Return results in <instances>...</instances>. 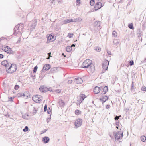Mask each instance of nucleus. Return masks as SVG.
Returning a JSON list of instances; mask_svg holds the SVG:
<instances>
[{
    "label": "nucleus",
    "instance_id": "nucleus-1",
    "mask_svg": "<svg viewBox=\"0 0 146 146\" xmlns=\"http://www.w3.org/2000/svg\"><path fill=\"white\" fill-rule=\"evenodd\" d=\"M23 25L20 23L16 26L14 29V33L13 35L18 36L21 34L23 28Z\"/></svg>",
    "mask_w": 146,
    "mask_h": 146
},
{
    "label": "nucleus",
    "instance_id": "nucleus-2",
    "mask_svg": "<svg viewBox=\"0 0 146 146\" xmlns=\"http://www.w3.org/2000/svg\"><path fill=\"white\" fill-rule=\"evenodd\" d=\"M17 69V66L16 64H12L8 69H6V72L9 73H12L15 72Z\"/></svg>",
    "mask_w": 146,
    "mask_h": 146
},
{
    "label": "nucleus",
    "instance_id": "nucleus-3",
    "mask_svg": "<svg viewBox=\"0 0 146 146\" xmlns=\"http://www.w3.org/2000/svg\"><path fill=\"white\" fill-rule=\"evenodd\" d=\"M123 131H118L117 133L113 132V135L115 136V138L116 139L119 140L122 139L123 137Z\"/></svg>",
    "mask_w": 146,
    "mask_h": 146
},
{
    "label": "nucleus",
    "instance_id": "nucleus-4",
    "mask_svg": "<svg viewBox=\"0 0 146 146\" xmlns=\"http://www.w3.org/2000/svg\"><path fill=\"white\" fill-rule=\"evenodd\" d=\"M46 36L47 38L46 43L47 44L54 41L56 39V37L53 34H48Z\"/></svg>",
    "mask_w": 146,
    "mask_h": 146
},
{
    "label": "nucleus",
    "instance_id": "nucleus-5",
    "mask_svg": "<svg viewBox=\"0 0 146 146\" xmlns=\"http://www.w3.org/2000/svg\"><path fill=\"white\" fill-rule=\"evenodd\" d=\"M42 97L41 96L38 95L34 96L32 97L33 100L36 103L40 102L42 101Z\"/></svg>",
    "mask_w": 146,
    "mask_h": 146
},
{
    "label": "nucleus",
    "instance_id": "nucleus-6",
    "mask_svg": "<svg viewBox=\"0 0 146 146\" xmlns=\"http://www.w3.org/2000/svg\"><path fill=\"white\" fill-rule=\"evenodd\" d=\"M92 61L91 60L87 59L83 62V68H87L92 64Z\"/></svg>",
    "mask_w": 146,
    "mask_h": 146
},
{
    "label": "nucleus",
    "instance_id": "nucleus-7",
    "mask_svg": "<svg viewBox=\"0 0 146 146\" xmlns=\"http://www.w3.org/2000/svg\"><path fill=\"white\" fill-rule=\"evenodd\" d=\"M109 63V61L107 60H105L103 62L102 64V66L103 70H104V71L102 70V72L103 73L105 71L107 70L108 69V66Z\"/></svg>",
    "mask_w": 146,
    "mask_h": 146
},
{
    "label": "nucleus",
    "instance_id": "nucleus-8",
    "mask_svg": "<svg viewBox=\"0 0 146 146\" xmlns=\"http://www.w3.org/2000/svg\"><path fill=\"white\" fill-rule=\"evenodd\" d=\"M2 50L7 52V54H13V51L8 46H7L3 48Z\"/></svg>",
    "mask_w": 146,
    "mask_h": 146
},
{
    "label": "nucleus",
    "instance_id": "nucleus-9",
    "mask_svg": "<svg viewBox=\"0 0 146 146\" xmlns=\"http://www.w3.org/2000/svg\"><path fill=\"white\" fill-rule=\"evenodd\" d=\"M82 123V119L79 118H78L74 123V125H75L76 128H77L81 126Z\"/></svg>",
    "mask_w": 146,
    "mask_h": 146
},
{
    "label": "nucleus",
    "instance_id": "nucleus-10",
    "mask_svg": "<svg viewBox=\"0 0 146 146\" xmlns=\"http://www.w3.org/2000/svg\"><path fill=\"white\" fill-rule=\"evenodd\" d=\"M87 71L89 73H92L95 70V66L92 64H91L88 68H87Z\"/></svg>",
    "mask_w": 146,
    "mask_h": 146
},
{
    "label": "nucleus",
    "instance_id": "nucleus-11",
    "mask_svg": "<svg viewBox=\"0 0 146 146\" xmlns=\"http://www.w3.org/2000/svg\"><path fill=\"white\" fill-rule=\"evenodd\" d=\"M102 7V3L100 2L96 3L94 7V9H93V11H96L100 9Z\"/></svg>",
    "mask_w": 146,
    "mask_h": 146
},
{
    "label": "nucleus",
    "instance_id": "nucleus-12",
    "mask_svg": "<svg viewBox=\"0 0 146 146\" xmlns=\"http://www.w3.org/2000/svg\"><path fill=\"white\" fill-rule=\"evenodd\" d=\"M37 24V21L36 20H35L33 21L32 23L29 26V29L31 31H32L35 29Z\"/></svg>",
    "mask_w": 146,
    "mask_h": 146
},
{
    "label": "nucleus",
    "instance_id": "nucleus-13",
    "mask_svg": "<svg viewBox=\"0 0 146 146\" xmlns=\"http://www.w3.org/2000/svg\"><path fill=\"white\" fill-rule=\"evenodd\" d=\"M51 66L49 64H46L43 66V69L41 70L42 72H45L50 68Z\"/></svg>",
    "mask_w": 146,
    "mask_h": 146
},
{
    "label": "nucleus",
    "instance_id": "nucleus-14",
    "mask_svg": "<svg viewBox=\"0 0 146 146\" xmlns=\"http://www.w3.org/2000/svg\"><path fill=\"white\" fill-rule=\"evenodd\" d=\"M39 90L42 93H45L48 91V88L44 85L40 86Z\"/></svg>",
    "mask_w": 146,
    "mask_h": 146
},
{
    "label": "nucleus",
    "instance_id": "nucleus-15",
    "mask_svg": "<svg viewBox=\"0 0 146 146\" xmlns=\"http://www.w3.org/2000/svg\"><path fill=\"white\" fill-rule=\"evenodd\" d=\"M100 101L102 102V104H103L108 99V97L106 96H104L100 98H99Z\"/></svg>",
    "mask_w": 146,
    "mask_h": 146
},
{
    "label": "nucleus",
    "instance_id": "nucleus-16",
    "mask_svg": "<svg viewBox=\"0 0 146 146\" xmlns=\"http://www.w3.org/2000/svg\"><path fill=\"white\" fill-rule=\"evenodd\" d=\"M74 80L77 84H79L82 83V79L81 78H75Z\"/></svg>",
    "mask_w": 146,
    "mask_h": 146
},
{
    "label": "nucleus",
    "instance_id": "nucleus-17",
    "mask_svg": "<svg viewBox=\"0 0 146 146\" xmlns=\"http://www.w3.org/2000/svg\"><path fill=\"white\" fill-rule=\"evenodd\" d=\"M23 97H24L25 99H27L31 97V96L29 94V93H27L26 92L24 93H22Z\"/></svg>",
    "mask_w": 146,
    "mask_h": 146
},
{
    "label": "nucleus",
    "instance_id": "nucleus-18",
    "mask_svg": "<svg viewBox=\"0 0 146 146\" xmlns=\"http://www.w3.org/2000/svg\"><path fill=\"white\" fill-rule=\"evenodd\" d=\"M100 91V88L98 86H96L94 89L93 91L94 94H97L99 93Z\"/></svg>",
    "mask_w": 146,
    "mask_h": 146
},
{
    "label": "nucleus",
    "instance_id": "nucleus-19",
    "mask_svg": "<svg viewBox=\"0 0 146 146\" xmlns=\"http://www.w3.org/2000/svg\"><path fill=\"white\" fill-rule=\"evenodd\" d=\"M50 141V138L48 137L45 136L42 138V141L44 143H48Z\"/></svg>",
    "mask_w": 146,
    "mask_h": 146
},
{
    "label": "nucleus",
    "instance_id": "nucleus-20",
    "mask_svg": "<svg viewBox=\"0 0 146 146\" xmlns=\"http://www.w3.org/2000/svg\"><path fill=\"white\" fill-rule=\"evenodd\" d=\"M100 25V22L99 21H97L95 22L94 24V27H99Z\"/></svg>",
    "mask_w": 146,
    "mask_h": 146
},
{
    "label": "nucleus",
    "instance_id": "nucleus-21",
    "mask_svg": "<svg viewBox=\"0 0 146 146\" xmlns=\"http://www.w3.org/2000/svg\"><path fill=\"white\" fill-rule=\"evenodd\" d=\"M73 22V19H70L67 20H64L63 21L64 24H67V23Z\"/></svg>",
    "mask_w": 146,
    "mask_h": 146
},
{
    "label": "nucleus",
    "instance_id": "nucleus-22",
    "mask_svg": "<svg viewBox=\"0 0 146 146\" xmlns=\"http://www.w3.org/2000/svg\"><path fill=\"white\" fill-rule=\"evenodd\" d=\"M108 87L107 86H105L103 88V90L102 92L104 94H105L108 91Z\"/></svg>",
    "mask_w": 146,
    "mask_h": 146
},
{
    "label": "nucleus",
    "instance_id": "nucleus-23",
    "mask_svg": "<svg viewBox=\"0 0 146 146\" xmlns=\"http://www.w3.org/2000/svg\"><path fill=\"white\" fill-rule=\"evenodd\" d=\"M59 104L61 106H64L65 105V103L62 100H61L60 101L58 102Z\"/></svg>",
    "mask_w": 146,
    "mask_h": 146
},
{
    "label": "nucleus",
    "instance_id": "nucleus-24",
    "mask_svg": "<svg viewBox=\"0 0 146 146\" xmlns=\"http://www.w3.org/2000/svg\"><path fill=\"white\" fill-rule=\"evenodd\" d=\"M66 51L68 52H70L72 50V48L70 46H67L66 47Z\"/></svg>",
    "mask_w": 146,
    "mask_h": 146
},
{
    "label": "nucleus",
    "instance_id": "nucleus-25",
    "mask_svg": "<svg viewBox=\"0 0 146 146\" xmlns=\"http://www.w3.org/2000/svg\"><path fill=\"white\" fill-rule=\"evenodd\" d=\"M113 42L114 45L115 46H117L118 45L119 42L117 40L115 39L113 41Z\"/></svg>",
    "mask_w": 146,
    "mask_h": 146
},
{
    "label": "nucleus",
    "instance_id": "nucleus-26",
    "mask_svg": "<svg viewBox=\"0 0 146 146\" xmlns=\"http://www.w3.org/2000/svg\"><path fill=\"white\" fill-rule=\"evenodd\" d=\"M8 61L7 60H4L2 61L1 63V64L3 66H5V67L6 66H7V63Z\"/></svg>",
    "mask_w": 146,
    "mask_h": 146
},
{
    "label": "nucleus",
    "instance_id": "nucleus-27",
    "mask_svg": "<svg viewBox=\"0 0 146 146\" xmlns=\"http://www.w3.org/2000/svg\"><path fill=\"white\" fill-rule=\"evenodd\" d=\"M141 140L142 142H145L146 140V137L144 135H143L141 137Z\"/></svg>",
    "mask_w": 146,
    "mask_h": 146
},
{
    "label": "nucleus",
    "instance_id": "nucleus-28",
    "mask_svg": "<svg viewBox=\"0 0 146 146\" xmlns=\"http://www.w3.org/2000/svg\"><path fill=\"white\" fill-rule=\"evenodd\" d=\"M94 50L98 52H100L101 50V48L98 46L95 47L94 48Z\"/></svg>",
    "mask_w": 146,
    "mask_h": 146
},
{
    "label": "nucleus",
    "instance_id": "nucleus-29",
    "mask_svg": "<svg viewBox=\"0 0 146 146\" xmlns=\"http://www.w3.org/2000/svg\"><path fill=\"white\" fill-rule=\"evenodd\" d=\"M81 111L78 110H76L75 111V113L77 115H78L81 114Z\"/></svg>",
    "mask_w": 146,
    "mask_h": 146
},
{
    "label": "nucleus",
    "instance_id": "nucleus-30",
    "mask_svg": "<svg viewBox=\"0 0 146 146\" xmlns=\"http://www.w3.org/2000/svg\"><path fill=\"white\" fill-rule=\"evenodd\" d=\"M128 27L131 29H133L134 27L133 26V23H131L128 25Z\"/></svg>",
    "mask_w": 146,
    "mask_h": 146
},
{
    "label": "nucleus",
    "instance_id": "nucleus-31",
    "mask_svg": "<svg viewBox=\"0 0 146 146\" xmlns=\"http://www.w3.org/2000/svg\"><path fill=\"white\" fill-rule=\"evenodd\" d=\"M134 83L133 82H132V83L131 85V91H132L133 92V90H134Z\"/></svg>",
    "mask_w": 146,
    "mask_h": 146
},
{
    "label": "nucleus",
    "instance_id": "nucleus-32",
    "mask_svg": "<svg viewBox=\"0 0 146 146\" xmlns=\"http://www.w3.org/2000/svg\"><path fill=\"white\" fill-rule=\"evenodd\" d=\"M112 35L113 37H116L117 36V33L115 31H113L112 33Z\"/></svg>",
    "mask_w": 146,
    "mask_h": 146
},
{
    "label": "nucleus",
    "instance_id": "nucleus-33",
    "mask_svg": "<svg viewBox=\"0 0 146 146\" xmlns=\"http://www.w3.org/2000/svg\"><path fill=\"white\" fill-rule=\"evenodd\" d=\"M37 68H38V67L37 66H35L33 68V73H36L37 71Z\"/></svg>",
    "mask_w": 146,
    "mask_h": 146
},
{
    "label": "nucleus",
    "instance_id": "nucleus-34",
    "mask_svg": "<svg viewBox=\"0 0 146 146\" xmlns=\"http://www.w3.org/2000/svg\"><path fill=\"white\" fill-rule=\"evenodd\" d=\"M90 5L91 6H93L95 4L94 0H91L90 2Z\"/></svg>",
    "mask_w": 146,
    "mask_h": 146
},
{
    "label": "nucleus",
    "instance_id": "nucleus-35",
    "mask_svg": "<svg viewBox=\"0 0 146 146\" xmlns=\"http://www.w3.org/2000/svg\"><path fill=\"white\" fill-rule=\"evenodd\" d=\"M28 127L27 126H25L24 129H23V131L24 132H26L28 131Z\"/></svg>",
    "mask_w": 146,
    "mask_h": 146
},
{
    "label": "nucleus",
    "instance_id": "nucleus-36",
    "mask_svg": "<svg viewBox=\"0 0 146 146\" xmlns=\"http://www.w3.org/2000/svg\"><path fill=\"white\" fill-rule=\"evenodd\" d=\"M73 33H68L67 35V37H68L70 38H71L73 37Z\"/></svg>",
    "mask_w": 146,
    "mask_h": 146
},
{
    "label": "nucleus",
    "instance_id": "nucleus-37",
    "mask_svg": "<svg viewBox=\"0 0 146 146\" xmlns=\"http://www.w3.org/2000/svg\"><path fill=\"white\" fill-rule=\"evenodd\" d=\"M54 92L57 93H61V90L60 89H56L54 90Z\"/></svg>",
    "mask_w": 146,
    "mask_h": 146
},
{
    "label": "nucleus",
    "instance_id": "nucleus-38",
    "mask_svg": "<svg viewBox=\"0 0 146 146\" xmlns=\"http://www.w3.org/2000/svg\"><path fill=\"white\" fill-rule=\"evenodd\" d=\"M78 141H79V143H82V140L81 139V135L80 137L78 138Z\"/></svg>",
    "mask_w": 146,
    "mask_h": 146
},
{
    "label": "nucleus",
    "instance_id": "nucleus-39",
    "mask_svg": "<svg viewBox=\"0 0 146 146\" xmlns=\"http://www.w3.org/2000/svg\"><path fill=\"white\" fill-rule=\"evenodd\" d=\"M80 100L79 102V104H80L82 102V94H80Z\"/></svg>",
    "mask_w": 146,
    "mask_h": 146
},
{
    "label": "nucleus",
    "instance_id": "nucleus-40",
    "mask_svg": "<svg viewBox=\"0 0 146 146\" xmlns=\"http://www.w3.org/2000/svg\"><path fill=\"white\" fill-rule=\"evenodd\" d=\"M11 64H12L11 63L7 62V64H6L7 66H5L6 69H8L10 67Z\"/></svg>",
    "mask_w": 146,
    "mask_h": 146
},
{
    "label": "nucleus",
    "instance_id": "nucleus-41",
    "mask_svg": "<svg viewBox=\"0 0 146 146\" xmlns=\"http://www.w3.org/2000/svg\"><path fill=\"white\" fill-rule=\"evenodd\" d=\"M51 112V110L50 107H48L47 113L48 114H50Z\"/></svg>",
    "mask_w": 146,
    "mask_h": 146
},
{
    "label": "nucleus",
    "instance_id": "nucleus-42",
    "mask_svg": "<svg viewBox=\"0 0 146 146\" xmlns=\"http://www.w3.org/2000/svg\"><path fill=\"white\" fill-rule=\"evenodd\" d=\"M31 76L33 78V79H34L36 78V76L35 74L31 73Z\"/></svg>",
    "mask_w": 146,
    "mask_h": 146
},
{
    "label": "nucleus",
    "instance_id": "nucleus-43",
    "mask_svg": "<svg viewBox=\"0 0 146 146\" xmlns=\"http://www.w3.org/2000/svg\"><path fill=\"white\" fill-rule=\"evenodd\" d=\"M17 96L18 98L21 97H23L22 93H18L17 94Z\"/></svg>",
    "mask_w": 146,
    "mask_h": 146
},
{
    "label": "nucleus",
    "instance_id": "nucleus-44",
    "mask_svg": "<svg viewBox=\"0 0 146 146\" xmlns=\"http://www.w3.org/2000/svg\"><path fill=\"white\" fill-rule=\"evenodd\" d=\"M19 88V85H16L14 87V89L16 90H18Z\"/></svg>",
    "mask_w": 146,
    "mask_h": 146
},
{
    "label": "nucleus",
    "instance_id": "nucleus-45",
    "mask_svg": "<svg viewBox=\"0 0 146 146\" xmlns=\"http://www.w3.org/2000/svg\"><path fill=\"white\" fill-rule=\"evenodd\" d=\"M141 90L143 91H146V87L144 86H143L141 88Z\"/></svg>",
    "mask_w": 146,
    "mask_h": 146
},
{
    "label": "nucleus",
    "instance_id": "nucleus-46",
    "mask_svg": "<svg viewBox=\"0 0 146 146\" xmlns=\"http://www.w3.org/2000/svg\"><path fill=\"white\" fill-rule=\"evenodd\" d=\"M80 0H76V3L77 5H79L81 3L80 2Z\"/></svg>",
    "mask_w": 146,
    "mask_h": 146
},
{
    "label": "nucleus",
    "instance_id": "nucleus-47",
    "mask_svg": "<svg viewBox=\"0 0 146 146\" xmlns=\"http://www.w3.org/2000/svg\"><path fill=\"white\" fill-rule=\"evenodd\" d=\"M129 64L130 65L132 66L134 64V61L133 60H130L129 61Z\"/></svg>",
    "mask_w": 146,
    "mask_h": 146
},
{
    "label": "nucleus",
    "instance_id": "nucleus-48",
    "mask_svg": "<svg viewBox=\"0 0 146 146\" xmlns=\"http://www.w3.org/2000/svg\"><path fill=\"white\" fill-rule=\"evenodd\" d=\"M48 130V129H44V130L42 131H41V134H42L46 132Z\"/></svg>",
    "mask_w": 146,
    "mask_h": 146
},
{
    "label": "nucleus",
    "instance_id": "nucleus-49",
    "mask_svg": "<svg viewBox=\"0 0 146 146\" xmlns=\"http://www.w3.org/2000/svg\"><path fill=\"white\" fill-rule=\"evenodd\" d=\"M121 116H116L114 118V119L115 120H118V119H119V117Z\"/></svg>",
    "mask_w": 146,
    "mask_h": 146
},
{
    "label": "nucleus",
    "instance_id": "nucleus-50",
    "mask_svg": "<svg viewBox=\"0 0 146 146\" xmlns=\"http://www.w3.org/2000/svg\"><path fill=\"white\" fill-rule=\"evenodd\" d=\"M47 110V105L46 104H45L44 108V111L46 112Z\"/></svg>",
    "mask_w": 146,
    "mask_h": 146
},
{
    "label": "nucleus",
    "instance_id": "nucleus-51",
    "mask_svg": "<svg viewBox=\"0 0 146 146\" xmlns=\"http://www.w3.org/2000/svg\"><path fill=\"white\" fill-rule=\"evenodd\" d=\"M138 37H140L142 36V33H137Z\"/></svg>",
    "mask_w": 146,
    "mask_h": 146
},
{
    "label": "nucleus",
    "instance_id": "nucleus-52",
    "mask_svg": "<svg viewBox=\"0 0 146 146\" xmlns=\"http://www.w3.org/2000/svg\"><path fill=\"white\" fill-rule=\"evenodd\" d=\"M56 70V68H53L51 69V71L52 72H54Z\"/></svg>",
    "mask_w": 146,
    "mask_h": 146
},
{
    "label": "nucleus",
    "instance_id": "nucleus-53",
    "mask_svg": "<svg viewBox=\"0 0 146 146\" xmlns=\"http://www.w3.org/2000/svg\"><path fill=\"white\" fill-rule=\"evenodd\" d=\"M51 114L50 115V117L49 118H47V122L48 123L50 120L51 118Z\"/></svg>",
    "mask_w": 146,
    "mask_h": 146
},
{
    "label": "nucleus",
    "instance_id": "nucleus-54",
    "mask_svg": "<svg viewBox=\"0 0 146 146\" xmlns=\"http://www.w3.org/2000/svg\"><path fill=\"white\" fill-rule=\"evenodd\" d=\"M14 97H9V99L10 100V101H13V99Z\"/></svg>",
    "mask_w": 146,
    "mask_h": 146
},
{
    "label": "nucleus",
    "instance_id": "nucleus-55",
    "mask_svg": "<svg viewBox=\"0 0 146 146\" xmlns=\"http://www.w3.org/2000/svg\"><path fill=\"white\" fill-rule=\"evenodd\" d=\"M110 106L109 104H107L106 105V108L107 109H108V108H110Z\"/></svg>",
    "mask_w": 146,
    "mask_h": 146
},
{
    "label": "nucleus",
    "instance_id": "nucleus-56",
    "mask_svg": "<svg viewBox=\"0 0 146 146\" xmlns=\"http://www.w3.org/2000/svg\"><path fill=\"white\" fill-rule=\"evenodd\" d=\"M72 82V80H69L68 82V84H71Z\"/></svg>",
    "mask_w": 146,
    "mask_h": 146
},
{
    "label": "nucleus",
    "instance_id": "nucleus-57",
    "mask_svg": "<svg viewBox=\"0 0 146 146\" xmlns=\"http://www.w3.org/2000/svg\"><path fill=\"white\" fill-rule=\"evenodd\" d=\"M87 97L84 94H83V101Z\"/></svg>",
    "mask_w": 146,
    "mask_h": 146
},
{
    "label": "nucleus",
    "instance_id": "nucleus-58",
    "mask_svg": "<svg viewBox=\"0 0 146 146\" xmlns=\"http://www.w3.org/2000/svg\"><path fill=\"white\" fill-rule=\"evenodd\" d=\"M48 91H53L52 89L50 88H48Z\"/></svg>",
    "mask_w": 146,
    "mask_h": 146
},
{
    "label": "nucleus",
    "instance_id": "nucleus-59",
    "mask_svg": "<svg viewBox=\"0 0 146 146\" xmlns=\"http://www.w3.org/2000/svg\"><path fill=\"white\" fill-rule=\"evenodd\" d=\"M4 57V55L1 54H0V59H2Z\"/></svg>",
    "mask_w": 146,
    "mask_h": 146
},
{
    "label": "nucleus",
    "instance_id": "nucleus-60",
    "mask_svg": "<svg viewBox=\"0 0 146 146\" xmlns=\"http://www.w3.org/2000/svg\"><path fill=\"white\" fill-rule=\"evenodd\" d=\"M34 111H35V112H34L35 114L36 113L37 111L36 110L35 107H34Z\"/></svg>",
    "mask_w": 146,
    "mask_h": 146
},
{
    "label": "nucleus",
    "instance_id": "nucleus-61",
    "mask_svg": "<svg viewBox=\"0 0 146 146\" xmlns=\"http://www.w3.org/2000/svg\"><path fill=\"white\" fill-rule=\"evenodd\" d=\"M107 53L109 55H110L111 54V51H107Z\"/></svg>",
    "mask_w": 146,
    "mask_h": 146
},
{
    "label": "nucleus",
    "instance_id": "nucleus-62",
    "mask_svg": "<svg viewBox=\"0 0 146 146\" xmlns=\"http://www.w3.org/2000/svg\"><path fill=\"white\" fill-rule=\"evenodd\" d=\"M119 122L117 123H115L116 125L117 126H119Z\"/></svg>",
    "mask_w": 146,
    "mask_h": 146
},
{
    "label": "nucleus",
    "instance_id": "nucleus-63",
    "mask_svg": "<svg viewBox=\"0 0 146 146\" xmlns=\"http://www.w3.org/2000/svg\"><path fill=\"white\" fill-rule=\"evenodd\" d=\"M137 33H141L142 32L141 31V30L140 29H139L137 31Z\"/></svg>",
    "mask_w": 146,
    "mask_h": 146
},
{
    "label": "nucleus",
    "instance_id": "nucleus-64",
    "mask_svg": "<svg viewBox=\"0 0 146 146\" xmlns=\"http://www.w3.org/2000/svg\"><path fill=\"white\" fill-rule=\"evenodd\" d=\"M75 44H72L71 45V48L72 47H75Z\"/></svg>",
    "mask_w": 146,
    "mask_h": 146
}]
</instances>
